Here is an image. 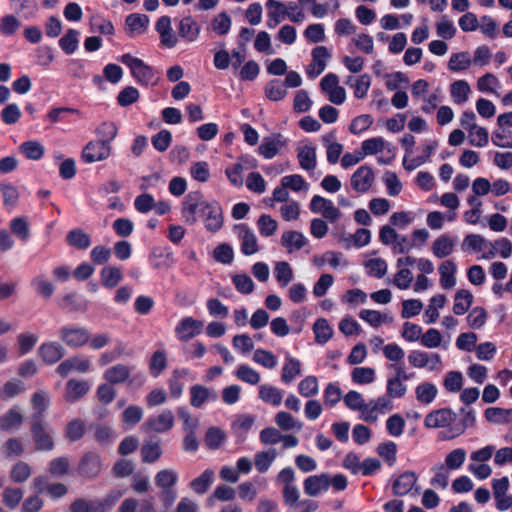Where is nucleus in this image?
Wrapping results in <instances>:
<instances>
[{
  "mask_svg": "<svg viewBox=\"0 0 512 512\" xmlns=\"http://www.w3.org/2000/svg\"><path fill=\"white\" fill-rule=\"evenodd\" d=\"M196 210L200 211L204 225L208 231L216 232L223 226L222 208L216 201H208L200 192H190L182 203V219L189 225L198 221Z\"/></svg>",
  "mask_w": 512,
  "mask_h": 512,
  "instance_id": "f257e3e1",
  "label": "nucleus"
},
{
  "mask_svg": "<svg viewBox=\"0 0 512 512\" xmlns=\"http://www.w3.org/2000/svg\"><path fill=\"white\" fill-rule=\"evenodd\" d=\"M60 340L71 348H80L90 340L89 331L80 325H64L59 330Z\"/></svg>",
  "mask_w": 512,
  "mask_h": 512,
  "instance_id": "f03ea898",
  "label": "nucleus"
},
{
  "mask_svg": "<svg viewBox=\"0 0 512 512\" xmlns=\"http://www.w3.org/2000/svg\"><path fill=\"white\" fill-rule=\"evenodd\" d=\"M112 154V146L101 140L90 141L82 151V159L86 163H95L108 159Z\"/></svg>",
  "mask_w": 512,
  "mask_h": 512,
  "instance_id": "7ed1b4c3",
  "label": "nucleus"
},
{
  "mask_svg": "<svg viewBox=\"0 0 512 512\" xmlns=\"http://www.w3.org/2000/svg\"><path fill=\"white\" fill-rule=\"evenodd\" d=\"M102 469V461L99 454L95 452H86L78 464V474L88 480L97 477Z\"/></svg>",
  "mask_w": 512,
  "mask_h": 512,
  "instance_id": "20e7f679",
  "label": "nucleus"
},
{
  "mask_svg": "<svg viewBox=\"0 0 512 512\" xmlns=\"http://www.w3.org/2000/svg\"><path fill=\"white\" fill-rule=\"evenodd\" d=\"M174 426V414L171 410L165 409L159 414L153 415L143 424L146 432L165 433Z\"/></svg>",
  "mask_w": 512,
  "mask_h": 512,
  "instance_id": "39448f33",
  "label": "nucleus"
},
{
  "mask_svg": "<svg viewBox=\"0 0 512 512\" xmlns=\"http://www.w3.org/2000/svg\"><path fill=\"white\" fill-rule=\"evenodd\" d=\"M32 438L35 448L38 451H50L54 447V441L51 433L41 419L33 420L31 426Z\"/></svg>",
  "mask_w": 512,
  "mask_h": 512,
  "instance_id": "423d86ee",
  "label": "nucleus"
},
{
  "mask_svg": "<svg viewBox=\"0 0 512 512\" xmlns=\"http://www.w3.org/2000/svg\"><path fill=\"white\" fill-rule=\"evenodd\" d=\"M457 414L450 408H441L428 413L424 420V425L430 429L446 428L454 423Z\"/></svg>",
  "mask_w": 512,
  "mask_h": 512,
  "instance_id": "0eeeda50",
  "label": "nucleus"
},
{
  "mask_svg": "<svg viewBox=\"0 0 512 512\" xmlns=\"http://www.w3.org/2000/svg\"><path fill=\"white\" fill-rule=\"evenodd\" d=\"M485 246H489V251L482 254V259H492L495 257L494 244L486 240L479 234H468L462 243L463 250H472L476 252H482L485 250Z\"/></svg>",
  "mask_w": 512,
  "mask_h": 512,
  "instance_id": "6e6552de",
  "label": "nucleus"
},
{
  "mask_svg": "<svg viewBox=\"0 0 512 512\" xmlns=\"http://www.w3.org/2000/svg\"><path fill=\"white\" fill-rule=\"evenodd\" d=\"M310 209L314 213H320L328 221L334 222L340 218L341 213L331 200L321 196H314L310 202Z\"/></svg>",
  "mask_w": 512,
  "mask_h": 512,
  "instance_id": "1a4fd4ad",
  "label": "nucleus"
},
{
  "mask_svg": "<svg viewBox=\"0 0 512 512\" xmlns=\"http://www.w3.org/2000/svg\"><path fill=\"white\" fill-rule=\"evenodd\" d=\"M374 172L369 166L359 167L351 176V186L358 193L367 192L374 183Z\"/></svg>",
  "mask_w": 512,
  "mask_h": 512,
  "instance_id": "9d476101",
  "label": "nucleus"
},
{
  "mask_svg": "<svg viewBox=\"0 0 512 512\" xmlns=\"http://www.w3.org/2000/svg\"><path fill=\"white\" fill-rule=\"evenodd\" d=\"M91 368V361L88 358L81 357V356H74L70 357L63 362H61L56 371L57 373L62 376L66 377L71 372L76 371L79 373H86Z\"/></svg>",
  "mask_w": 512,
  "mask_h": 512,
  "instance_id": "9b49d317",
  "label": "nucleus"
},
{
  "mask_svg": "<svg viewBox=\"0 0 512 512\" xmlns=\"http://www.w3.org/2000/svg\"><path fill=\"white\" fill-rule=\"evenodd\" d=\"M235 231L241 240V251L244 255H253L259 250L257 237L247 225H237Z\"/></svg>",
  "mask_w": 512,
  "mask_h": 512,
  "instance_id": "f8f14e48",
  "label": "nucleus"
},
{
  "mask_svg": "<svg viewBox=\"0 0 512 512\" xmlns=\"http://www.w3.org/2000/svg\"><path fill=\"white\" fill-rule=\"evenodd\" d=\"M304 492L310 497H317L323 492L328 491L330 482H328V473H321L307 477L303 483Z\"/></svg>",
  "mask_w": 512,
  "mask_h": 512,
  "instance_id": "ddd939ff",
  "label": "nucleus"
},
{
  "mask_svg": "<svg viewBox=\"0 0 512 512\" xmlns=\"http://www.w3.org/2000/svg\"><path fill=\"white\" fill-rule=\"evenodd\" d=\"M203 322L192 317H184L176 326L175 333L181 341H187L201 333Z\"/></svg>",
  "mask_w": 512,
  "mask_h": 512,
  "instance_id": "4468645a",
  "label": "nucleus"
},
{
  "mask_svg": "<svg viewBox=\"0 0 512 512\" xmlns=\"http://www.w3.org/2000/svg\"><path fill=\"white\" fill-rule=\"evenodd\" d=\"M392 409V401L387 396L378 397L376 400H371L368 403V407L364 412V421L374 423L378 419V413L384 414Z\"/></svg>",
  "mask_w": 512,
  "mask_h": 512,
  "instance_id": "2eb2a0df",
  "label": "nucleus"
},
{
  "mask_svg": "<svg viewBox=\"0 0 512 512\" xmlns=\"http://www.w3.org/2000/svg\"><path fill=\"white\" fill-rule=\"evenodd\" d=\"M38 353L40 358L47 364H54L58 362L65 354V349L62 344L56 341L43 343Z\"/></svg>",
  "mask_w": 512,
  "mask_h": 512,
  "instance_id": "dca6fc26",
  "label": "nucleus"
},
{
  "mask_svg": "<svg viewBox=\"0 0 512 512\" xmlns=\"http://www.w3.org/2000/svg\"><path fill=\"white\" fill-rule=\"evenodd\" d=\"M89 389L90 386L86 381L71 379L66 383L64 399L68 403H74L84 397Z\"/></svg>",
  "mask_w": 512,
  "mask_h": 512,
  "instance_id": "f3484780",
  "label": "nucleus"
},
{
  "mask_svg": "<svg viewBox=\"0 0 512 512\" xmlns=\"http://www.w3.org/2000/svg\"><path fill=\"white\" fill-rule=\"evenodd\" d=\"M455 245V239L448 234H442L433 241L431 250L435 257L442 259L453 253Z\"/></svg>",
  "mask_w": 512,
  "mask_h": 512,
  "instance_id": "a211bd4d",
  "label": "nucleus"
},
{
  "mask_svg": "<svg viewBox=\"0 0 512 512\" xmlns=\"http://www.w3.org/2000/svg\"><path fill=\"white\" fill-rule=\"evenodd\" d=\"M297 159L300 167L305 171H312L317 165L316 149L310 145H303L297 149Z\"/></svg>",
  "mask_w": 512,
  "mask_h": 512,
  "instance_id": "6ab92c4d",
  "label": "nucleus"
},
{
  "mask_svg": "<svg viewBox=\"0 0 512 512\" xmlns=\"http://www.w3.org/2000/svg\"><path fill=\"white\" fill-rule=\"evenodd\" d=\"M438 270L441 287L446 290L452 289L456 285V264L452 260H446L440 264Z\"/></svg>",
  "mask_w": 512,
  "mask_h": 512,
  "instance_id": "aec40b11",
  "label": "nucleus"
},
{
  "mask_svg": "<svg viewBox=\"0 0 512 512\" xmlns=\"http://www.w3.org/2000/svg\"><path fill=\"white\" fill-rule=\"evenodd\" d=\"M131 375V368L124 364H116L108 368L103 378L110 384H121L129 379Z\"/></svg>",
  "mask_w": 512,
  "mask_h": 512,
  "instance_id": "412c9836",
  "label": "nucleus"
},
{
  "mask_svg": "<svg viewBox=\"0 0 512 512\" xmlns=\"http://www.w3.org/2000/svg\"><path fill=\"white\" fill-rule=\"evenodd\" d=\"M307 244V238L303 233L298 231H285L281 236V245L288 252L300 250Z\"/></svg>",
  "mask_w": 512,
  "mask_h": 512,
  "instance_id": "4be33fe9",
  "label": "nucleus"
},
{
  "mask_svg": "<svg viewBox=\"0 0 512 512\" xmlns=\"http://www.w3.org/2000/svg\"><path fill=\"white\" fill-rule=\"evenodd\" d=\"M417 482V476L414 472H405L400 475L393 483V492L397 496L407 495Z\"/></svg>",
  "mask_w": 512,
  "mask_h": 512,
  "instance_id": "5701e85b",
  "label": "nucleus"
},
{
  "mask_svg": "<svg viewBox=\"0 0 512 512\" xmlns=\"http://www.w3.org/2000/svg\"><path fill=\"white\" fill-rule=\"evenodd\" d=\"M190 395V403L196 408L202 407V405L209 399L214 400L217 397V394L213 390L202 385L192 386L190 389Z\"/></svg>",
  "mask_w": 512,
  "mask_h": 512,
  "instance_id": "b1692460",
  "label": "nucleus"
},
{
  "mask_svg": "<svg viewBox=\"0 0 512 512\" xmlns=\"http://www.w3.org/2000/svg\"><path fill=\"white\" fill-rule=\"evenodd\" d=\"M10 9L19 17L30 18L37 11L36 0H9Z\"/></svg>",
  "mask_w": 512,
  "mask_h": 512,
  "instance_id": "393cba45",
  "label": "nucleus"
},
{
  "mask_svg": "<svg viewBox=\"0 0 512 512\" xmlns=\"http://www.w3.org/2000/svg\"><path fill=\"white\" fill-rule=\"evenodd\" d=\"M302 373L301 362L291 356H286L285 362L282 368L281 380L284 383H291L296 377Z\"/></svg>",
  "mask_w": 512,
  "mask_h": 512,
  "instance_id": "a878e982",
  "label": "nucleus"
},
{
  "mask_svg": "<svg viewBox=\"0 0 512 512\" xmlns=\"http://www.w3.org/2000/svg\"><path fill=\"white\" fill-rule=\"evenodd\" d=\"M408 376L402 370L397 372V375L387 381V395L392 398H401L406 393V385L403 380H407Z\"/></svg>",
  "mask_w": 512,
  "mask_h": 512,
  "instance_id": "bb28decb",
  "label": "nucleus"
},
{
  "mask_svg": "<svg viewBox=\"0 0 512 512\" xmlns=\"http://www.w3.org/2000/svg\"><path fill=\"white\" fill-rule=\"evenodd\" d=\"M23 422V414L19 407H14L0 417V429L9 431L17 429Z\"/></svg>",
  "mask_w": 512,
  "mask_h": 512,
  "instance_id": "cd10ccee",
  "label": "nucleus"
},
{
  "mask_svg": "<svg viewBox=\"0 0 512 512\" xmlns=\"http://www.w3.org/2000/svg\"><path fill=\"white\" fill-rule=\"evenodd\" d=\"M473 294L466 289H460L455 293L453 312L456 315L465 314L473 303Z\"/></svg>",
  "mask_w": 512,
  "mask_h": 512,
  "instance_id": "c85d7f7f",
  "label": "nucleus"
},
{
  "mask_svg": "<svg viewBox=\"0 0 512 512\" xmlns=\"http://www.w3.org/2000/svg\"><path fill=\"white\" fill-rule=\"evenodd\" d=\"M200 33V27L191 16L184 17L179 23V35L189 41H195Z\"/></svg>",
  "mask_w": 512,
  "mask_h": 512,
  "instance_id": "c756f323",
  "label": "nucleus"
},
{
  "mask_svg": "<svg viewBox=\"0 0 512 512\" xmlns=\"http://www.w3.org/2000/svg\"><path fill=\"white\" fill-rule=\"evenodd\" d=\"M154 481L160 490L173 489L178 481V474L171 468L162 469L156 473Z\"/></svg>",
  "mask_w": 512,
  "mask_h": 512,
  "instance_id": "7c9ffc66",
  "label": "nucleus"
},
{
  "mask_svg": "<svg viewBox=\"0 0 512 512\" xmlns=\"http://www.w3.org/2000/svg\"><path fill=\"white\" fill-rule=\"evenodd\" d=\"M345 83L354 90V95L357 98H363L366 96L370 87V77L368 75L354 76L350 75L347 77Z\"/></svg>",
  "mask_w": 512,
  "mask_h": 512,
  "instance_id": "2f4dec72",
  "label": "nucleus"
},
{
  "mask_svg": "<svg viewBox=\"0 0 512 512\" xmlns=\"http://www.w3.org/2000/svg\"><path fill=\"white\" fill-rule=\"evenodd\" d=\"M485 419L495 424H507L512 422V408L504 409L499 407L487 408L484 412Z\"/></svg>",
  "mask_w": 512,
  "mask_h": 512,
  "instance_id": "473e14b6",
  "label": "nucleus"
},
{
  "mask_svg": "<svg viewBox=\"0 0 512 512\" xmlns=\"http://www.w3.org/2000/svg\"><path fill=\"white\" fill-rule=\"evenodd\" d=\"M25 390L24 382L19 379H11L0 388V399L7 401L25 392Z\"/></svg>",
  "mask_w": 512,
  "mask_h": 512,
  "instance_id": "72a5a7b5",
  "label": "nucleus"
},
{
  "mask_svg": "<svg viewBox=\"0 0 512 512\" xmlns=\"http://www.w3.org/2000/svg\"><path fill=\"white\" fill-rule=\"evenodd\" d=\"M131 72L137 82L141 84H155L158 81V74L151 66H131Z\"/></svg>",
  "mask_w": 512,
  "mask_h": 512,
  "instance_id": "f704fd0d",
  "label": "nucleus"
},
{
  "mask_svg": "<svg viewBox=\"0 0 512 512\" xmlns=\"http://www.w3.org/2000/svg\"><path fill=\"white\" fill-rule=\"evenodd\" d=\"M70 512H104V504L99 500L78 498L71 503Z\"/></svg>",
  "mask_w": 512,
  "mask_h": 512,
  "instance_id": "c9c22d12",
  "label": "nucleus"
},
{
  "mask_svg": "<svg viewBox=\"0 0 512 512\" xmlns=\"http://www.w3.org/2000/svg\"><path fill=\"white\" fill-rule=\"evenodd\" d=\"M122 278V271L118 267L106 266L101 270V283L106 288L116 287Z\"/></svg>",
  "mask_w": 512,
  "mask_h": 512,
  "instance_id": "e433bc0d",
  "label": "nucleus"
},
{
  "mask_svg": "<svg viewBox=\"0 0 512 512\" xmlns=\"http://www.w3.org/2000/svg\"><path fill=\"white\" fill-rule=\"evenodd\" d=\"M363 157L365 155H374L383 152L385 149L388 153H391L389 145L386 144L383 138L375 137L370 138L362 142L361 144Z\"/></svg>",
  "mask_w": 512,
  "mask_h": 512,
  "instance_id": "4c0bfd02",
  "label": "nucleus"
},
{
  "mask_svg": "<svg viewBox=\"0 0 512 512\" xmlns=\"http://www.w3.org/2000/svg\"><path fill=\"white\" fill-rule=\"evenodd\" d=\"M343 401L349 409L355 410V411H360L361 419L364 421V412L366 411L368 404L365 403V400H364L362 394H360L359 392L354 391V390L349 391L343 397Z\"/></svg>",
  "mask_w": 512,
  "mask_h": 512,
  "instance_id": "58836bf2",
  "label": "nucleus"
},
{
  "mask_svg": "<svg viewBox=\"0 0 512 512\" xmlns=\"http://www.w3.org/2000/svg\"><path fill=\"white\" fill-rule=\"evenodd\" d=\"M277 457L276 449L271 448L267 451L258 452L255 454L254 463L256 469L260 473L267 472Z\"/></svg>",
  "mask_w": 512,
  "mask_h": 512,
  "instance_id": "ea45409f",
  "label": "nucleus"
},
{
  "mask_svg": "<svg viewBox=\"0 0 512 512\" xmlns=\"http://www.w3.org/2000/svg\"><path fill=\"white\" fill-rule=\"evenodd\" d=\"M214 479V471L206 469L199 477L190 482L191 489L197 494H204L212 484Z\"/></svg>",
  "mask_w": 512,
  "mask_h": 512,
  "instance_id": "a19ab883",
  "label": "nucleus"
},
{
  "mask_svg": "<svg viewBox=\"0 0 512 512\" xmlns=\"http://www.w3.org/2000/svg\"><path fill=\"white\" fill-rule=\"evenodd\" d=\"M284 145V142L281 140V136L272 138H265L258 150L261 155H263L266 159L273 158L279 151V148Z\"/></svg>",
  "mask_w": 512,
  "mask_h": 512,
  "instance_id": "79ce46f5",
  "label": "nucleus"
},
{
  "mask_svg": "<svg viewBox=\"0 0 512 512\" xmlns=\"http://www.w3.org/2000/svg\"><path fill=\"white\" fill-rule=\"evenodd\" d=\"M437 387L430 382H424L415 389L416 399L423 404H430L437 396Z\"/></svg>",
  "mask_w": 512,
  "mask_h": 512,
  "instance_id": "37998d69",
  "label": "nucleus"
},
{
  "mask_svg": "<svg viewBox=\"0 0 512 512\" xmlns=\"http://www.w3.org/2000/svg\"><path fill=\"white\" fill-rule=\"evenodd\" d=\"M162 455V449L158 442L147 441L141 447V458L144 463H154Z\"/></svg>",
  "mask_w": 512,
  "mask_h": 512,
  "instance_id": "c03bdc74",
  "label": "nucleus"
},
{
  "mask_svg": "<svg viewBox=\"0 0 512 512\" xmlns=\"http://www.w3.org/2000/svg\"><path fill=\"white\" fill-rule=\"evenodd\" d=\"M149 22V18L145 14H130L126 18V25L131 33H143Z\"/></svg>",
  "mask_w": 512,
  "mask_h": 512,
  "instance_id": "a18cd8bd",
  "label": "nucleus"
},
{
  "mask_svg": "<svg viewBox=\"0 0 512 512\" xmlns=\"http://www.w3.org/2000/svg\"><path fill=\"white\" fill-rule=\"evenodd\" d=\"M259 397L266 403L278 406L282 402V392L272 385H262L259 388Z\"/></svg>",
  "mask_w": 512,
  "mask_h": 512,
  "instance_id": "49530a36",
  "label": "nucleus"
},
{
  "mask_svg": "<svg viewBox=\"0 0 512 512\" xmlns=\"http://www.w3.org/2000/svg\"><path fill=\"white\" fill-rule=\"evenodd\" d=\"M275 277L281 287H286L293 279V270L285 261L277 262L274 268Z\"/></svg>",
  "mask_w": 512,
  "mask_h": 512,
  "instance_id": "de8ad7c7",
  "label": "nucleus"
},
{
  "mask_svg": "<svg viewBox=\"0 0 512 512\" xmlns=\"http://www.w3.org/2000/svg\"><path fill=\"white\" fill-rule=\"evenodd\" d=\"M32 285L37 294L44 299H49L55 290L54 284L48 280L44 275H39L32 280Z\"/></svg>",
  "mask_w": 512,
  "mask_h": 512,
  "instance_id": "09e8293b",
  "label": "nucleus"
},
{
  "mask_svg": "<svg viewBox=\"0 0 512 512\" xmlns=\"http://www.w3.org/2000/svg\"><path fill=\"white\" fill-rule=\"evenodd\" d=\"M315 340L318 343H326L333 335V330L324 318L318 319L313 325Z\"/></svg>",
  "mask_w": 512,
  "mask_h": 512,
  "instance_id": "8fccbe9b",
  "label": "nucleus"
},
{
  "mask_svg": "<svg viewBox=\"0 0 512 512\" xmlns=\"http://www.w3.org/2000/svg\"><path fill=\"white\" fill-rule=\"evenodd\" d=\"M67 242L78 249H86L90 246V236L81 229L71 230L67 234Z\"/></svg>",
  "mask_w": 512,
  "mask_h": 512,
  "instance_id": "3c124183",
  "label": "nucleus"
},
{
  "mask_svg": "<svg viewBox=\"0 0 512 512\" xmlns=\"http://www.w3.org/2000/svg\"><path fill=\"white\" fill-rule=\"evenodd\" d=\"M11 231L23 242L30 237V227L25 217H16L10 222Z\"/></svg>",
  "mask_w": 512,
  "mask_h": 512,
  "instance_id": "603ef678",
  "label": "nucleus"
},
{
  "mask_svg": "<svg viewBox=\"0 0 512 512\" xmlns=\"http://www.w3.org/2000/svg\"><path fill=\"white\" fill-rule=\"evenodd\" d=\"M437 35L445 40L451 39L456 34V27L447 15H442L436 23Z\"/></svg>",
  "mask_w": 512,
  "mask_h": 512,
  "instance_id": "864d4df0",
  "label": "nucleus"
},
{
  "mask_svg": "<svg viewBox=\"0 0 512 512\" xmlns=\"http://www.w3.org/2000/svg\"><path fill=\"white\" fill-rule=\"evenodd\" d=\"M351 379L360 385L370 384L375 380V370L371 367H356L351 372Z\"/></svg>",
  "mask_w": 512,
  "mask_h": 512,
  "instance_id": "5fc2aeb1",
  "label": "nucleus"
},
{
  "mask_svg": "<svg viewBox=\"0 0 512 512\" xmlns=\"http://www.w3.org/2000/svg\"><path fill=\"white\" fill-rule=\"evenodd\" d=\"M359 317L373 327H379L383 323L392 320V318H389L387 314H382L379 311L370 309L361 310Z\"/></svg>",
  "mask_w": 512,
  "mask_h": 512,
  "instance_id": "6e6d98bb",
  "label": "nucleus"
},
{
  "mask_svg": "<svg viewBox=\"0 0 512 512\" xmlns=\"http://www.w3.org/2000/svg\"><path fill=\"white\" fill-rule=\"evenodd\" d=\"M298 392L306 398L313 397L319 392L318 380L315 376H307L298 384Z\"/></svg>",
  "mask_w": 512,
  "mask_h": 512,
  "instance_id": "4d7b16f0",
  "label": "nucleus"
},
{
  "mask_svg": "<svg viewBox=\"0 0 512 512\" xmlns=\"http://www.w3.org/2000/svg\"><path fill=\"white\" fill-rule=\"evenodd\" d=\"M231 18L226 12L217 14L211 21L212 30L218 35H225L231 28Z\"/></svg>",
  "mask_w": 512,
  "mask_h": 512,
  "instance_id": "13d9d810",
  "label": "nucleus"
},
{
  "mask_svg": "<svg viewBox=\"0 0 512 512\" xmlns=\"http://www.w3.org/2000/svg\"><path fill=\"white\" fill-rule=\"evenodd\" d=\"M86 431V425L81 419H74L66 425L65 434L66 437L74 442L80 440Z\"/></svg>",
  "mask_w": 512,
  "mask_h": 512,
  "instance_id": "bf43d9fd",
  "label": "nucleus"
},
{
  "mask_svg": "<svg viewBox=\"0 0 512 512\" xmlns=\"http://www.w3.org/2000/svg\"><path fill=\"white\" fill-rule=\"evenodd\" d=\"M49 403L50 400L47 392L41 390L33 394L31 404L32 407L37 410V415L34 416V420L41 418L42 414L48 409Z\"/></svg>",
  "mask_w": 512,
  "mask_h": 512,
  "instance_id": "052dcab7",
  "label": "nucleus"
},
{
  "mask_svg": "<svg viewBox=\"0 0 512 512\" xmlns=\"http://www.w3.org/2000/svg\"><path fill=\"white\" fill-rule=\"evenodd\" d=\"M443 386L445 389L452 393L461 391L463 386V375L459 371L448 372L443 380Z\"/></svg>",
  "mask_w": 512,
  "mask_h": 512,
  "instance_id": "680f3d73",
  "label": "nucleus"
},
{
  "mask_svg": "<svg viewBox=\"0 0 512 512\" xmlns=\"http://www.w3.org/2000/svg\"><path fill=\"white\" fill-rule=\"evenodd\" d=\"M275 423L285 431L293 429L301 430L302 428V424L297 422L291 414L285 411H280L276 414Z\"/></svg>",
  "mask_w": 512,
  "mask_h": 512,
  "instance_id": "e2e57ef3",
  "label": "nucleus"
},
{
  "mask_svg": "<svg viewBox=\"0 0 512 512\" xmlns=\"http://www.w3.org/2000/svg\"><path fill=\"white\" fill-rule=\"evenodd\" d=\"M118 129L113 122H103L96 129V134L98 136V140L103 141L104 143H108L111 145L112 141L117 136Z\"/></svg>",
  "mask_w": 512,
  "mask_h": 512,
  "instance_id": "0e129e2a",
  "label": "nucleus"
},
{
  "mask_svg": "<svg viewBox=\"0 0 512 512\" xmlns=\"http://www.w3.org/2000/svg\"><path fill=\"white\" fill-rule=\"evenodd\" d=\"M257 227L262 236L270 237L275 234L278 224L271 216L263 214L257 220Z\"/></svg>",
  "mask_w": 512,
  "mask_h": 512,
  "instance_id": "69168bd1",
  "label": "nucleus"
},
{
  "mask_svg": "<svg viewBox=\"0 0 512 512\" xmlns=\"http://www.w3.org/2000/svg\"><path fill=\"white\" fill-rule=\"evenodd\" d=\"M21 22L15 14H8L0 21V32L5 36H11L20 28Z\"/></svg>",
  "mask_w": 512,
  "mask_h": 512,
  "instance_id": "338daca9",
  "label": "nucleus"
},
{
  "mask_svg": "<svg viewBox=\"0 0 512 512\" xmlns=\"http://www.w3.org/2000/svg\"><path fill=\"white\" fill-rule=\"evenodd\" d=\"M38 342V336L31 332L20 333L17 336V343L21 355L30 352Z\"/></svg>",
  "mask_w": 512,
  "mask_h": 512,
  "instance_id": "774afa93",
  "label": "nucleus"
}]
</instances>
